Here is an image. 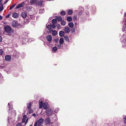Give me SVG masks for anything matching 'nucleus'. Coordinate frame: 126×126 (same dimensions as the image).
<instances>
[{
  "instance_id": "obj_1",
  "label": "nucleus",
  "mask_w": 126,
  "mask_h": 126,
  "mask_svg": "<svg viewBox=\"0 0 126 126\" xmlns=\"http://www.w3.org/2000/svg\"><path fill=\"white\" fill-rule=\"evenodd\" d=\"M4 29L5 31L8 35H10L13 33L11 28L8 25L4 27Z\"/></svg>"
},
{
  "instance_id": "obj_2",
  "label": "nucleus",
  "mask_w": 126,
  "mask_h": 126,
  "mask_svg": "<svg viewBox=\"0 0 126 126\" xmlns=\"http://www.w3.org/2000/svg\"><path fill=\"white\" fill-rule=\"evenodd\" d=\"M44 121V119L43 118L40 119L38 121L35 123L34 126H37V125L39 126H41L43 123Z\"/></svg>"
},
{
  "instance_id": "obj_3",
  "label": "nucleus",
  "mask_w": 126,
  "mask_h": 126,
  "mask_svg": "<svg viewBox=\"0 0 126 126\" xmlns=\"http://www.w3.org/2000/svg\"><path fill=\"white\" fill-rule=\"evenodd\" d=\"M53 111L52 109H48L46 110L45 112L48 116H50L51 115Z\"/></svg>"
},
{
  "instance_id": "obj_4",
  "label": "nucleus",
  "mask_w": 126,
  "mask_h": 126,
  "mask_svg": "<svg viewBox=\"0 0 126 126\" xmlns=\"http://www.w3.org/2000/svg\"><path fill=\"white\" fill-rule=\"evenodd\" d=\"M46 39L49 43H51L52 39V37L51 35H48L46 36Z\"/></svg>"
},
{
  "instance_id": "obj_5",
  "label": "nucleus",
  "mask_w": 126,
  "mask_h": 126,
  "mask_svg": "<svg viewBox=\"0 0 126 126\" xmlns=\"http://www.w3.org/2000/svg\"><path fill=\"white\" fill-rule=\"evenodd\" d=\"M24 4L25 3L24 2H22V3L18 4L16 7V9H18L21 7H23Z\"/></svg>"
},
{
  "instance_id": "obj_6",
  "label": "nucleus",
  "mask_w": 126,
  "mask_h": 126,
  "mask_svg": "<svg viewBox=\"0 0 126 126\" xmlns=\"http://www.w3.org/2000/svg\"><path fill=\"white\" fill-rule=\"evenodd\" d=\"M11 59V57L10 55H7L5 57V59L6 61H9Z\"/></svg>"
},
{
  "instance_id": "obj_7",
  "label": "nucleus",
  "mask_w": 126,
  "mask_h": 126,
  "mask_svg": "<svg viewBox=\"0 0 126 126\" xmlns=\"http://www.w3.org/2000/svg\"><path fill=\"white\" fill-rule=\"evenodd\" d=\"M17 24L18 22L16 21H14L12 22L11 25L14 27H16Z\"/></svg>"
},
{
  "instance_id": "obj_8",
  "label": "nucleus",
  "mask_w": 126,
  "mask_h": 126,
  "mask_svg": "<svg viewBox=\"0 0 126 126\" xmlns=\"http://www.w3.org/2000/svg\"><path fill=\"white\" fill-rule=\"evenodd\" d=\"M49 118H46L45 120V124L46 125H48V123L51 122Z\"/></svg>"
},
{
  "instance_id": "obj_9",
  "label": "nucleus",
  "mask_w": 126,
  "mask_h": 126,
  "mask_svg": "<svg viewBox=\"0 0 126 126\" xmlns=\"http://www.w3.org/2000/svg\"><path fill=\"white\" fill-rule=\"evenodd\" d=\"M27 16V13L25 12H23L21 14V16L24 18H26Z\"/></svg>"
},
{
  "instance_id": "obj_10",
  "label": "nucleus",
  "mask_w": 126,
  "mask_h": 126,
  "mask_svg": "<svg viewBox=\"0 0 126 126\" xmlns=\"http://www.w3.org/2000/svg\"><path fill=\"white\" fill-rule=\"evenodd\" d=\"M12 16L15 18H16L19 16L18 14L16 13H13Z\"/></svg>"
},
{
  "instance_id": "obj_11",
  "label": "nucleus",
  "mask_w": 126,
  "mask_h": 126,
  "mask_svg": "<svg viewBox=\"0 0 126 126\" xmlns=\"http://www.w3.org/2000/svg\"><path fill=\"white\" fill-rule=\"evenodd\" d=\"M48 107V105L47 103H45L44 104L43 108L44 109H47Z\"/></svg>"
},
{
  "instance_id": "obj_12",
  "label": "nucleus",
  "mask_w": 126,
  "mask_h": 126,
  "mask_svg": "<svg viewBox=\"0 0 126 126\" xmlns=\"http://www.w3.org/2000/svg\"><path fill=\"white\" fill-rule=\"evenodd\" d=\"M64 31L65 33H68L70 32V29L68 27H65Z\"/></svg>"
},
{
  "instance_id": "obj_13",
  "label": "nucleus",
  "mask_w": 126,
  "mask_h": 126,
  "mask_svg": "<svg viewBox=\"0 0 126 126\" xmlns=\"http://www.w3.org/2000/svg\"><path fill=\"white\" fill-rule=\"evenodd\" d=\"M32 104L31 103H28L27 104V108L28 110H31L32 111V110L31 109V106Z\"/></svg>"
},
{
  "instance_id": "obj_14",
  "label": "nucleus",
  "mask_w": 126,
  "mask_h": 126,
  "mask_svg": "<svg viewBox=\"0 0 126 126\" xmlns=\"http://www.w3.org/2000/svg\"><path fill=\"white\" fill-rule=\"evenodd\" d=\"M65 33L63 31H60L59 32V34L61 37H63Z\"/></svg>"
},
{
  "instance_id": "obj_15",
  "label": "nucleus",
  "mask_w": 126,
  "mask_h": 126,
  "mask_svg": "<svg viewBox=\"0 0 126 126\" xmlns=\"http://www.w3.org/2000/svg\"><path fill=\"white\" fill-rule=\"evenodd\" d=\"M43 102L42 101L39 102V108L41 109L43 106Z\"/></svg>"
},
{
  "instance_id": "obj_16",
  "label": "nucleus",
  "mask_w": 126,
  "mask_h": 126,
  "mask_svg": "<svg viewBox=\"0 0 126 126\" xmlns=\"http://www.w3.org/2000/svg\"><path fill=\"white\" fill-rule=\"evenodd\" d=\"M42 2L41 1H38L36 2L37 4L39 6L42 7Z\"/></svg>"
},
{
  "instance_id": "obj_17",
  "label": "nucleus",
  "mask_w": 126,
  "mask_h": 126,
  "mask_svg": "<svg viewBox=\"0 0 126 126\" xmlns=\"http://www.w3.org/2000/svg\"><path fill=\"white\" fill-rule=\"evenodd\" d=\"M74 24L72 22H70L68 24V26L70 28H73L74 26Z\"/></svg>"
},
{
  "instance_id": "obj_18",
  "label": "nucleus",
  "mask_w": 126,
  "mask_h": 126,
  "mask_svg": "<svg viewBox=\"0 0 126 126\" xmlns=\"http://www.w3.org/2000/svg\"><path fill=\"white\" fill-rule=\"evenodd\" d=\"M56 18H57V20L59 21H62V17L61 16L57 17L56 16Z\"/></svg>"
},
{
  "instance_id": "obj_19",
  "label": "nucleus",
  "mask_w": 126,
  "mask_h": 126,
  "mask_svg": "<svg viewBox=\"0 0 126 126\" xmlns=\"http://www.w3.org/2000/svg\"><path fill=\"white\" fill-rule=\"evenodd\" d=\"M57 31L55 30H54L52 31V34L54 36H55L57 34Z\"/></svg>"
},
{
  "instance_id": "obj_20",
  "label": "nucleus",
  "mask_w": 126,
  "mask_h": 126,
  "mask_svg": "<svg viewBox=\"0 0 126 126\" xmlns=\"http://www.w3.org/2000/svg\"><path fill=\"white\" fill-rule=\"evenodd\" d=\"M73 11L71 9H69L68 10V13L69 15H71L73 13Z\"/></svg>"
},
{
  "instance_id": "obj_21",
  "label": "nucleus",
  "mask_w": 126,
  "mask_h": 126,
  "mask_svg": "<svg viewBox=\"0 0 126 126\" xmlns=\"http://www.w3.org/2000/svg\"><path fill=\"white\" fill-rule=\"evenodd\" d=\"M3 9V4L2 3H1L0 5V11H2Z\"/></svg>"
},
{
  "instance_id": "obj_22",
  "label": "nucleus",
  "mask_w": 126,
  "mask_h": 126,
  "mask_svg": "<svg viewBox=\"0 0 126 126\" xmlns=\"http://www.w3.org/2000/svg\"><path fill=\"white\" fill-rule=\"evenodd\" d=\"M60 43V44H62L64 42V40L63 38H61L59 40Z\"/></svg>"
},
{
  "instance_id": "obj_23",
  "label": "nucleus",
  "mask_w": 126,
  "mask_h": 126,
  "mask_svg": "<svg viewBox=\"0 0 126 126\" xmlns=\"http://www.w3.org/2000/svg\"><path fill=\"white\" fill-rule=\"evenodd\" d=\"M67 20L69 22L71 21L72 20V18L70 17H68L67 18Z\"/></svg>"
},
{
  "instance_id": "obj_24",
  "label": "nucleus",
  "mask_w": 126,
  "mask_h": 126,
  "mask_svg": "<svg viewBox=\"0 0 126 126\" xmlns=\"http://www.w3.org/2000/svg\"><path fill=\"white\" fill-rule=\"evenodd\" d=\"M37 1L36 0H30V2L31 4H34Z\"/></svg>"
},
{
  "instance_id": "obj_25",
  "label": "nucleus",
  "mask_w": 126,
  "mask_h": 126,
  "mask_svg": "<svg viewBox=\"0 0 126 126\" xmlns=\"http://www.w3.org/2000/svg\"><path fill=\"white\" fill-rule=\"evenodd\" d=\"M57 50V47H54L52 48V51L54 52H56Z\"/></svg>"
},
{
  "instance_id": "obj_26",
  "label": "nucleus",
  "mask_w": 126,
  "mask_h": 126,
  "mask_svg": "<svg viewBox=\"0 0 126 126\" xmlns=\"http://www.w3.org/2000/svg\"><path fill=\"white\" fill-rule=\"evenodd\" d=\"M57 20L56 19H53L52 20V22L53 24H55L56 23Z\"/></svg>"
},
{
  "instance_id": "obj_27",
  "label": "nucleus",
  "mask_w": 126,
  "mask_h": 126,
  "mask_svg": "<svg viewBox=\"0 0 126 126\" xmlns=\"http://www.w3.org/2000/svg\"><path fill=\"white\" fill-rule=\"evenodd\" d=\"M44 12V9H41L39 10L40 13L41 14H42Z\"/></svg>"
},
{
  "instance_id": "obj_28",
  "label": "nucleus",
  "mask_w": 126,
  "mask_h": 126,
  "mask_svg": "<svg viewBox=\"0 0 126 126\" xmlns=\"http://www.w3.org/2000/svg\"><path fill=\"white\" fill-rule=\"evenodd\" d=\"M66 22L64 20L62 21L61 22V24L62 26H64L65 25Z\"/></svg>"
},
{
  "instance_id": "obj_29",
  "label": "nucleus",
  "mask_w": 126,
  "mask_h": 126,
  "mask_svg": "<svg viewBox=\"0 0 126 126\" xmlns=\"http://www.w3.org/2000/svg\"><path fill=\"white\" fill-rule=\"evenodd\" d=\"M64 40H65L67 41H68L69 40V38L68 37V36H65L64 37Z\"/></svg>"
},
{
  "instance_id": "obj_30",
  "label": "nucleus",
  "mask_w": 126,
  "mask_h": 126,
  "mask_svg": "<svg viewBox=\"0 0 126 126\" xmlns=\"http://www.w3.org/2000/svg\"><path fill=\"white\" fill-rule=\"evenodd\" d=\"M16 5V4H15L12 5L9 8V9L11 10L14 7H15Z\"/></svg>"
},
{
  "instance_id": "obj_31",
  "label": "nucleus",
  "mask_w": 126,
  "mask_h": 126,
  "mask_svg": "<svg viewBox=\"0 0 126 126\" xmlns=\"http://www.w3.org/2000/svg\"><path fill=\"white\" fill-rule=\"evenodd\" d=\"M46 28L48 30H49L51 28V26L49 25H48L46 27Z\"/></svg>"
},
{
  "instance_id": "obj_32",
  "label": "nucleus",
  "mask_w": 126,
  "mask_h": 126,
  "mask_svg": "<svg viewBox=\"0 0 126 126\" xmlns=\"http://www.w3.org/2000/svg\"><path fill=\"white\" fill-rule=\"evenodd\" d=\"M60 14L61 15L64 16L65 15V13L64 11H63L61 12Z\"/></svg>"
},
{
  "instance_id": "obj_33",
  "label": "nucleus",
  "mask_w": 126,
  "mask_h": 126,
  "mask_svg": "<svg viewBox=\"0 0 126 126\" xmlns=\"http://www.w3.org/2000/svg\"><path fill=\"white\" fill-rule=\"evenodd\" d=\"M11 103H8V106H9V109L10 110V109H12V106H10V105H11L10 104H11Z\"/></svg>"
},
{
  "instance_id": "obj_34",
  "label": "nucleus",
  "mask_w": 126,
  "mask_h": 126,
  "mask_svg": "<svg viewBox=\"0 0 126 126\" xmlns=\"http://www.w3.org/2000/svg\"><path fill=\"white\" fill-rule=\"evenodd\" d=\"M50 43H49V42H47L46 43V45L49 47H50L52 45L51 44H50Z\"/></svg>"
},
{
  "instance_id": "obj_35",
  "label": "nucleus",
  "mask_w": 126,
  "mask_h": 126,
  "mask_svg": "<svg viewBox=\"0 0 126 126\" xmlns=\"http://www.w3.org/2000/svg\"><path fill=\"white\" fill-rule=\"evenodd\" d=\"M52 122H51L50 123H48V125H46L47 126H52L53 124H52Z\"/></svg>"
},
{
  "instance_id": "obj_36",
  "label": "nucleus",
  "mask_w": 126,
  "mask_h": 126,
  "mask_svg": "<svg viewBox=\"0 0 126 126\" xmlns=\"http://www.w3.org/2000/svg\"><path fill=\"white\" fill-rule=\"evenodd\" d=\"M124 122L126 124V116H125L124 117Z\"/></svg>"
},
{
  "instance_id": "obj_37",
  "label": "nucleus",
  "mask_w": 126,
  "mask_h": 126,
  "mask_svg": "<svg viewBox=\"0 0 126 126\" xmlns=\"http://www.w3.org/2000/svg\"><path fill=\"white\" fill-rule=\"evenodd\" d=\"M61 44H59L57 45V47L59 48H60L61 47Z\"/></svg>"
},
{
  "instance_id": "obj_38",
  "label": "nucleus",
  "mask_w": 126,
  "mask_h": 126,
  "mask_svg": "<svg viewBox=\"0 0 126 126\" xmlns=\"http://www.w3.org/2000/svg\"><path fill=\"white\" fill-rule=\"evenodd\" d=\"M16 27H17V28H20L21 27V26L20 24L18 23V24Z\"/></svg>"
},
{
  "instance_id": "obj_39",
  "label": "nucleus",
  "mask_w": 126,
  "mask_h": 126,
  "mask_svg": "<svg viewBox=\"0 0 126 126\" xmlns=\"http://www.w3.org/2000/svg\"><path fill=\"white\" fill-rule=\"evenodd\" d=\"M126 30V26H124L123 27V32H124Z\"/></svg>"
},
{
  "instance_id": "obj_40",
  "label": "nucleus",
  "mask_w": 126,
  "mask_h": 126,
  "mask_svg": "<svg viewBox=\"0 0 126 126\" xmlns=\"http://www.w3.org/2000/svg\"><path fill=\"white\" fill-rule=\"evenodd\" d=\"M26 117H27L26 115H24L23 116V118L22 119L26 120Z\"/></svg>"
},
{
  "instance_id": "obj_41",
  "label": "nucleus",
  "mask_w": 126,
  "mask_h": 126,
  "mask_svg": "<svg viewBox=\"0 0 126 126\" xmlns=\"http://www.w3.org/2000/svg\"><path fill=\"white\" fill-rule=\"evenodd\" d=\"M73 19L74 20H77V17L76 16H74L73 17Z\"/></svg>"
},
{
  "instance_id": "obj_42",
  "label": "nucleus",
  "mask_w": 126,
  "mask_h": 126,
  "mask_svg": "<svg viewBox=\"0 0 126 126\" xmlns=\"http://www.w3.org/2000/svg\"><path fill=\"white\" fill-rule=\"evenodd\" d=\"M3 52L2 50L1 49H0V55H2Z\"/></svg>"
},
{
  "instance_id": "obj_43",
  "label": "nucleus",
  "mask_w": 126,
  "mask_h": 126,
  "mask_svg": "<svg viewBox=\"0 0 126 126\" xmlns=\"http://www.w3.org/2000/svg\"><path fill=\"white\" fill-rule=\"evenodd\" d=\"M57 27L59 29L60 28V25L59 24H58L57 25Z\"/></svg>"
},
{
  "instance_id": "obj_44",
  "label": "nucleus",
  "mask_w": 126,
  "mask_h": 126,
  "mask_svg": "<svg viewBox=\"0 0 126 126\" xmlns=\"http://www.w3.org/2000/svg\"><path fill=\"white\" fill-rule=\"evenodd\" d=\"M51 26V27H52L53 28H54L55 27V25L53 24Z\"/></svg>"
},
{
  "instance_id": "obj_45",
  "label": "nucleus",
  "mask_w": 126,
  "mask_h": 126,
  "mask_svg": "<svg viewBox=\"0 0 126 126\" xmlns=\"http://www.w3.org/2000/svg\"><path fill=\"white\" fill-rule=\"evenodd\" d=\"M71 31L72 32H75V30L74 29L72 28V29L71 30Z\"/></svg>"
},
{
  "instance_id": "obj_46",
  "label": "nucleus",
  "mask_w": 126,
  "mask_h": 126,
  "mask_svg": "<svg viewBox=\"0 0 126 126\" xmlns=\"http://www.w3.org/2000/svg\"><path fill=\"white\" fill-rule=\"evenodd\" d=\"M8 1V0H6L4 2V4H6L7 2Z\"/></svg>"
},
{
  "instance_id": "obj_47",
  "label": "nucleus",
  "mask_w": 126,
  "mask_h": 126,
  "mask_svg": "<svg viewBox=\"0 0 126 126\" xmlns=\"http://www.w3.org/2000/svg\"><path fill=\"white\" fill-rule=\"evenodd\" d=\"M16 126H21V124L20 123H18L17 125Z\"/></svg>"
},
{
  "instance_id": "obj_48",
  "label": "nucleus",
  "mask_w": 126,
  "mask_h": 126,
  "mask_svg": "<svg viewBox=\"0 0 126 126\" xmlns=\"http://www.w3.org/2000/svg\"><path fill=\"white\" fill-rule=\"evenodd\" d=\"M10 14H8L6 16V18H9V16H10Z\"/></svg>"
},
{
  "instance_id": "obj_49",
  "label": "nucleus",
  "mask_w": 126,
  "mask_h": 126,
  "mask_svg": "<svg viewBox=\"0 0 126 126\" xmlns=\"http://www.w3.org/2000/svg\"><path fill=\"white\" fill-rule=\"evenodd\" d=\"M59 110V109L57 108L55 110V111L56 113H57Z\"/></svg>"
},
{
  "instance_id": "obj_50",
  "label": "nucleus",
  "mask_w": 126,
  "mask_h": 126,
  "mask_svg": "<svg viewBox=\"0 0 126 126\" xmlns=\"http://www.w3.org/2000/svg\"><path fill=\"white\" fill-rule=\"evenodd\" d=\"M25 120H24V119H22V123H25Z\"/></svg>"
},
{
  "instance_id": "obj_51",
  "label": "nucleus",
  "mask_w": 126,
  "mask_h": 126,
  "mask_svg": "<svg viewBox=\"0 0 126 126\" xmlns=\"http://www.w3.org/2000/svg\"><path fill=\"white\" fill-rule=\"evenodd\" d=\"M2 41V38L0 36V42Z\"/></svg>"
},
{
  "instance_id": "obj_52",
  "label": "nucleus",
  "mask_w": 126,
  "mask_h": 126,
  "mask_svg": "<svg viewBox=\"0 0 126 126\" xmlns=\"http://www.w3.org/2000/svg\"><path fill=\"white\" fill-rule=\"evenodd\" d=\"M59 40V39H56L55 40V41L56 42H57Z\"/></svg>"
},
{
  "instance_id": "obj_53",
  "label": "nucleus",
  "mask_w": 126,
  "mask_h": 126,
  "mask_svg": "<svg viewBox=\"0 0 126 126\" xmlns=\"http://www.w3.org/2000/svg\"><path fill=\"white\" fill-rule=\"evenodd\" d=\"M3 18L2 16L0 15V20L2 19Z\"/></svg>"
},
{
  "instance_id": "obj_54",
  "label": "nucleus",
  "mask_w": 126,
  "mask_h": 126,
  "mask_svg": "<svg viewBox=\"0 0 126 126\" xmlns=\"http://www.w3.org/2000/svg\"><path fill=\"white\" fill-rule=\"evenodd\" d=\"M32 116H33L34 117H35L36 116V115L35 114H32Z\"/></svg>"
},
{
  "instance_id": "obj_55",
  "label": "nucleus",
  "mask_w": 126,
  "mask_h": 126,
  "mask_svg": "<svg viewBox=\"0 0 126 126\" xmlns=\"http://www.w3.org/2000/svg\"><path fill=\"white\" fill-rule=\"evenodd\" d=\"M1 74L0 73V79L1 78Z\"/></svg>"
},
{
  "instance_id": "obj_56",
  "label": "nucleus",
  "mask_w": 126,
  "mask_h": 126,
  "mask_svg": "<svg viewBox=\"0 0 126 126\" xmlns=\"http://www.w3.org/2000/svg\"><path fill=\"white\" fill-rule=\"evenodd\" d=\"M29 110L30 111L31 113L32 112V111L31 110Z\"/></svg>"
},
{
  "instance_id": "obj_57",
  "label": "nucleus",
  "mask_w": 126,
  "mask_h": 126,
  "mask_svg": "<svg viewBox=\"0 0 126 126\" xmlns=\"http://www.w3.org/2000/svg\"><path fill=\"white\" fill-rule=\"evenodd\" d=\"M52 30H50L49 31V32H51L52 31Z\"/></svg>"
},
{
  "instance_id": "obj_58",
  "label": "nucleus",
  "mask_w": 126,
  "mask_h": 126,
  "mask_svg": "<svg viewBox=\"0 0 126 126\" xmlns=\"http://www.w3.org/2000/svg\"><path fill=\"white\" fill-rule=\"evenodd\" d=\"M122 36H123V37H124V36L125 37V35L124 34H123L122 35Z\"/></svg>"
},
{
  "instance_id": "obj_59",
  "label": "nucleus",
  "mask_w": 126,
  "mask_h": 126,
  "mask_svg": "<svg viewBox=\"0 0 126 126\" xmlns=\"http://www.w3.org/2000/svg\"><path fill=\"white\" fill-rule=\"evenodd\" d=\"M27 120L26 121L25 124L27 123Z\"/></svg>"
},
{
  "instance_id": "obj_60",
  "label": "nucleus",
  "mask_w": 126,
  "mask_h": 126,
  "mask_svg": "<svg viewBox=\"0 0 126 126\" xmlns=\"http://www.w3.org/2000/svg\"><path fill=\"white\" fill-rule=\"evenodd\" d=\"M125 14V15H124V16H125L126 15V14Z\"/></svg>"
},
{
  "instance_id": "obj_61",
  "label": "nucleus",
  "mask_w": 126,
  "mask_h": 126,
  "mask_svg": "<svg viewBox=\"0 0 126 126\" xmlns=\"http://www.w3.org/2000/svg\"><path fill=\"white\" fill-rule=\"evenodd\" d=\"M123 42H124L125 41H124V40H123Z\"/></svg>"
},
{
  "instance_id": "obj_62",
  "label": "nucleus",
  "mask_w": 126,
  "mask_h": 126,
  "mask_svg": "<svg viewBox=\"0 0 126 126\" xmlns=\"http://www.w3.org/2000/svg\"><path fill=\"white\" fill-rule=\"evenodd\" d=\"M42 99V100H43V99Z\"/></svg>"
},
{
  "instance_id": "obj_63",
  "label": "nucleus",
  "mask_w": 126,
  "mask_h": 126,
  "mask_svg": "<svg viewBox=\"0 0 126 126\" xmlns=\"http://www.w3.org/2000/svg\"><path fill=\"white\" fill-rule=\"evenodd\" d=\"M30 126H31V125H30Z\"/></svg>"
}]
</instances>
